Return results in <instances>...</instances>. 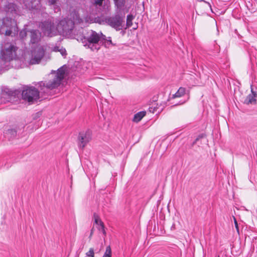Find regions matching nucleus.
I'll list each match as a JSON object with an SVG mask.
<instances>
[{
    "label": "nucleus",
    "mask_w": 257,
    "mask_h": 257,
    "mask_svg": "<svg viewBox=\"0 0 257 257\" xmlns=\"http://www.w3.org/2000/svg\"><path fill=\"white\" fill-rule=\"evenodd\" d=\"M17 132L15 130H9L6 133V135L8 136V137L9 136H11L10 139H12L13 137H15L16 136Z\"/></svg>",
    "instance_id": "nucleus-23"
},
{
    "label": "nucleus",
    "mask_w": 257,
    "mask_h": 257,
    "mask_svg": "<svg viewBox=\"0 0 257 257\" xmlns=\"http://www.w3.org/2000/svg\"><path fill=\"white\" fill-rule=\"evenodd\" d=\"M76 39L78 41L81 42L84 46H87L92 50H97L99 49L98 46L99 42L101 41V39H104L105 36L101 33H97L90 30L83 35L78 36Z\"/></svg>",
    "instance_id": "nucleus-2"
},
{
    "label": "nucleus",
    "mask_w": 257,
    "mask_h": 257,
    "mask_svg": "<svg viewBox=\"0 0 257 257\" xmlns=\"http://www.w3.org/2000/svg\"><path fill=\"white\" fill-rule=\"evenodd\" d=\"M45 54V50L42 46L38 45L32 52V58L30 63L31 64L39 63Z\"/></svg>",
    "instance_id": "nucleus-8"
},
{
    "label": "nucleus",
    "mask_w": 257,
    "mask_h": 257,
    "mask_svg": "<svg viewBox=\"0 0 257 257\" xmlns=\"http://www.w3.org/2000/svg\"><path fill=\"white\" fill-rule=\"evenodd\" d=\"M92 234H93V228L91 230V233H90V237L91 236Z\"/></svg>",
    "instance_id": "nucleus-33"
},
{
    "label": "nucleus",
    "mask_w": 257,
    "mask_h": 257,
    "mask_svg": "<svg viewBox=\"0 0 257 257\" xmlns=\"http://www.w3.org/2000/svg\"><path fill=\"white\" fill-rule=\"evenodd\" d=\"M54 50L55 51H56V52H57V51H59V50H60L59 47H55L54 48Z\"/></svg>",
    "instance_id": "nucleus-31"
},
{
    "label": "nucleus",
    "mask_w": 257,
    "mask_h": 257,
    "mask_svg": "<svg viewBox=\"0 0 257 257\" xmlns=\"http://www.w3.org/2000/svg\"><path fill=\"white\" fill-rule=\"evenodd\" d=\"M185 102V101H182L180 103V104H183Z\"/></svg>",
    "instance_id": "nucleus-34"
},
{
    "label": "nucleus",
    "mask_w": 257,
    "mask_h": 257,
    "mask_svg": "<svg viewBox=\"0 0 257 257\" xmlns=\"http://www.w3.org/2000/svg\"><path fill=\"white\" fill-rule=\"evenodd\" d=\"M86 255L88 257H94V252L93 248H90L88 252L86 253Z\"/></svg>",
    "instance_id": "nucleus-25"
},
{
    "label": "nucleus",
    "mask_w": 257,
    "mask_h": 257,
    "mask_svg": "<svg viewBox=\"0 0 257 257\" xmlns=\"http://www.w3.org/2000/svg\"><path fill=\"white\" fill-rule=\"evenodd\" d=\"M104 0H94V4L95 6L100 7L102 5Z\"/></svg>",
    "instance_id": "nucleus-26"
},
{
    "label": "nucleus",
    "mask_w": 257,
    "mask_h": 257,
    "mask_svg": "<svg viewBox=\"0 0 257 257\" xmlns=\"http://www.w3.org/2000/svg\"><path fill=\"white\" fill-rule=\"evenodd\" d=\"M58 0H48L49 5L53 6V10L55 13H57L60 11V8L57 5Z\"/></svg>",
    "instance_id": "nucleus-17"
},
{
    "label": "nucleus",
    "mask_w": 257,
    "mask_h": 257,
    "mask_svg": "<svg viewBox=\"0 0 257 257\" xmlns=\"http://www.w3.org/2000/svg\"><path fill=\"white\" fill-rule=\"evenodd\" d=\"M125 16L121 13V9H117L115 14L113 16L105 18V22L116 31L122 29L124 23Z\"/></svg>",
    "instance_id": "nucleus-5"
},
{
    "label": "nucleus",
    "mask_w": 257,
    "mask_h": 257,
    "mask_svg": "<svg viewBox=\"0 0 257 257\" xmlns=\"http://www.w3.org/2000/svg\"><path fill=\"white\" fill-rule=\"evenodd\" d=\"M98 229L102 232V228L100 227V226H99L97 227Z\"/></svg>",
    "instance_id": "nucleus-32"
},
{
    "label": "nucleus",
    "mask_w": 257,
    "mask_h": 257,
    "mask_svg": "<svg viewBox=\"0 0 257 257\" xmlns=\"http://www.w3.org/2000/svg\"><path fill=\"white\" fill-rule=\"evenodd\" d=\"M126 0H114L117 9H121L125 5Z\"/></svg>",
    "instance_id": "nucleus-19"
},
{
    "label": "nucleus",
    "mask_w": 257,
    "mask_h": 257,
    "mask_svg": "<svg viewBox=\"0 0 257 257\" xmlns=\"http://www.w3.org/2000/svg\"><path fill=\"white\" fill-rule=\"evenodd\" d=\"M5 11L8 14H19V9L16 4L13 2L7 3L4 7Z\"/></svg>",
    "instance_id": "nucleus-11"
},
{
    "label": "nucleus",
    "mask_w": 257,
    "mask_h": 257,
    "mask_svg": "<svg viewBox=\"0 0 257 257\" xmlns=\"http://www.w3.org/2000/svg\"><path fill=\"white\" fill-rule=\"evenodd\" d=\"M30 36V42L32 44H37L40 40L41 33L37 30H31L29 31Z\"/></svg>",
    "instance_id": "nucleus-13"
},
{
    "label": "nucleus",
    "mask_w": 257,
    "mask_h": 257,
    "mask_svg": "<svg viewBox=\"0 0 257 257\" xmlns=\"http://www.w3.org/2000/svg\"><path fill=\"white\" fill-rule=\"evenodd\" d=\"M18 48L10 43H7L2 46L1 51V57L5 61H10L17 56L16 51Z\"/></svg>",
    "instance_id": "nucleus-6"
},
{
    "label": "nucleus",
    "mask_w": 257,
    "mask_h": 257,
    "mask_svg": "<svg viewBox=\"0 0 257 257\" xmlns=\"http://www.w3.org/2000/svg\"><path fill=\"white\" fill-rule=\"evenodd\" d=\"M111 249L110 245L106 247L105 251L102 257H111Z\"/></svg>",
    "instance_id": "nucleus-21"
},
{
    "label": "nucleus",
    "mask_w": 257,
    "mask_h": 257,
    "mask_svg": "<svg viewBox=\"0 0 257 257\" xmlns=\"http://www.w3.org/2000/svg\"><path fill=\"white\" fill-rule=\"evenodd\" d=\"M93 217L94 218V222L96 224L98 225V226H100V227L102 228V233L104 235L106 234V232L104 229V225L103 222L100 219L99 216L96 213H94L93 214Z\"/></svg>",
    "instance_id": "nucleus-15"
},
{
    "label": "nucleus",
    "mask_w": 257,
    "mask_h": 257,
    "mask_svg": "<svg viewBox=\"0 0 257 257\" xmlns=\"http://www.w3.org/2000/svg\"><path fill=\"white\" fill-rule=\"evenodd\" d=\"M40 92L34 87L27 86L22 93L23 99L30 103H33L39 99Z\"/></svg>",
    "instance_id": "nucleus-7"
},
{
    "label": "nucleus",
    "mask_w": 257,
    "mask_h": 257,
    "mask_svg": "<svg viewBox=\"0 0 257 257\" xmlns=\"http://www.w3.org/2000/svg\"><path fill=\"white\" fill-rule=\"evenodd\" d=\"M146 114L145 111H140L135 114L133 118V121L136 122H139Z\"/></svg>",
    "instance_id": "nucleus-16"
},
{
    "label": "nucleus",
    "mask_w": 257,
    "mask_h": 257,
    "mask_svg": "<svg viewBox=\"0 0 257 257\" xmlns=\"http://www.w3.org/2000/svg\"><path fill=\"white\" fill-rule=\"evenodd\" d=\"M85 20L86 22H90V23L93 22V20H90V18L88 19V18L87 17L85 18Z\"/></svg>",
    "instance_id": "nucleus-30"
},
{
    "label": "nucleus",
    "mask_w": 257,
    "mask_h": 257,
    "mask_svg": "<svg viewBox=\"0 0 257 257\" xmlns=\"http://www.w3.org/2000/svg\"><path fill=\"white\" fill-rule=\"evenodd\" d=\"M134 19V17L132 15H128L127 16L126 25L127 28L131 27L132 25V21Z\"/></svg>",
    "instance_id": "nucleus-20"
},
{
    "label": "nucleus",
    "mask_w": 257,
    "mask_h": 257,
    "mask_svg": "<svg viewBox=\"0 0 257 257\" xmlns=\"http://www.w3.org/2000/svg\"><path fill=\"white\" fill-rule=\"evenodd\" d=\"M99 23H104V20L103 19V20H102V22L99 21Z\"/></svg>",
    "instance_id": "nucleus-35"
},
{
    "label": "nucleus",
    "mask_w": 257,
    "mask_h": 257,
    "mask_svg": "<svg viewBox=\"0 0 257 257\" xmlns=\"http://www.w3.org/2000/svg\"><path fill=\"white\" fill-rule=\"evenodd\" d=\"M233 219H234V222L235 228H236L237 231L238 232L239 229H238V224H237L236 219L234 217H233Z\"/></svg>",
    "instance_id": "nucleus-29"
},
{
    "label": "nucleus",
    "mask_w": 257,
    "mask_h": 257,
    "mask_svg": "<svg viewBox=\"0 0 257 257\" xmlns=\"http://www.w3.org/2000/svg\"><path fill=\"white\" fill-rule=\"evenodd\" d=\"M185 93V88L183 87H180L178 91L173 95V97H180L184 95Z\"/></svg>",
    "instance_id": "nucleus-18"
},
{
    "label": "nucleus",
    "mask_w": 257,
    "mask_h": 257,
    "mask_svg": "<svg viewBox=\"0 0 257 257\" xmlns=\"http://www.w3.org/2000/svg\"><path fill=\"white\" fill-rule=\"evenodd\" d=\"M27 31L26 29H23L19 33V37L21 39L24 40L27 36Z\"/></svg>",
    "instance_id": "nucleus-24"
},
{
    "label": "nucleus",
    "mask_w": 257,
    "mask_h": 257,
    "mask_svg": "<svg viewBox=\"0 0 257 257\" xmlns=\"http://www.w3.org/2000/svg\"><path fill=\"white\" fill-rule=\"evenodd\" d=\"M18 28L16 22L10 18L0 20V33L6 36H15L18 34Z\"/></svg>",
    "instance_id": "nucleus-4"
},
{
    "label": "nucleus",
    "mask_w": 257,
    "mask_h": 257,
    "mask_svg": "<svg viewBox=\"0 0 257 257\" xmlns=\"http://www.w3.org/2000/svg\"><path fill=\"white\" fill-rule=\"evenodd\" d=\"M17 92L16 91H13L9 88H4L1 94V102L6 103L7 102H11L16 98Z\"/></svg>",
    "instance_id": "nucleus-9"
},
{
    "label": "nucleus",
    "mask_w": 257,
    "mask_h": 257,
    "mask_svg": "<svg viewBox=\"0 0 257 257\" xmlns=\"http://www.w3.org/2000/svg\"><path fill=\"white\" fill-rule=\"evenodd\" d=\"M69 16V19H64L55 23L53 18H50L47 21L41 22L39 27L44 34L48 37H52L58 34L70 35L73 30L74 24L82 23L83 20L80 18L76 11H72Z\"/></svg>",
    "instance_id": "nucleus-1"
},
{
    "label": "nucleus",
    "mask_w": 257,
    "mask_h": 257,
    "mask_svg": "<svg viewBox=\"0 0 257 257\" xmlns=\"http://www.w3.org/2000/svg\"><path fill=\"white\" fill-rule=\"evenodd\" d=\"M55 77L52 80L45 83L42 81L38 82V87L40 88L41 93L44 94H48L49 91L57 87L62 80L64 79L65 73V66H62L57 70L56 73L54 72Z\"/></svg>",
    "instance_id": "nucleus-3"
},
{
    "label": "nucleus",
    "mask_w": 257,
    "mask_h": 257,
    "mask_svg": "<svg viewBox=\"0 0 257 257\" xmlns=\"http://www.w3.org/2000/svg\"><path fill=\"white\" fill-rule=\"evenodd\" d=\"M203 137V135H200L195 139L194 142L193 143V145H195L198 141H199L200 139L202 138Z\"/></svg>",
    "instance_id": "nucleus-28"
},
{
    "label": "nucleus",
    "mask_w": 257,
    "mask_h": 257,
    "mask_svg": "<svg viewBox=\"0 0 257 257\" xmlns=\"http://www.w3.org/2000/svg\"><path fill=\"white\" fill-rule=\"evenodd\" d=\"M217 257H220L219 255H218Z\"/></svg>",
    "instance_id": "nucleus-36"
},
{
    "label": "nucleus",
    "mask_w": 257,
    "mask_h": 257,
    "mask_svg": "<svg viewBox=\"0 0 257 257\" xmlns=\"http://www.w3.org/2000/svg\"><path fill=\"white\" fill-rule=\"evenodd\" d=\"M59 52H60V53L61 54V55L63 57H66V56L67 55V53H66V50L64 48H60V50H59Z\"/></svg>",
    "instance_id": "nucleus-27"
},
{
    "label": "nucleus",
    "mask_w": 257,
    "mask_h": 257,
    "mask_svg": "<svg viewBox=\"0 0 257 257\" xmlns=\"http://www.w3.org/2000/svg\"><path fill=\"white\" fill-rule=\"evenodd\" d=\"M251 92H252V93L249 94L247 96V97L245 100V102L246 104H255L256 103V100L255 97H257L256 94L255 92H253L252 90H251Z\"/></svg>",
    "instance_id": "nucleus-14"
},
{
    "label": "nucleus",
    "mask_w": 257,
    "mask_h": 257,
    "mask_svg": "<svg viewBox=\"0 0 257 257\" xmlns=\"http://www.w3.org/2000/svg\"><path fill=\"white\" fill-rule=\"evenodd\" d=\"M91 140V132L89 130L81 132L78 136L79 146L82 149Z\"/></svg>",
    "instance_id": "nucleus-10"
},
{
    "label": "nucleus",
    "mask_w": 257,
    "mask_h": 257,
    "mask_svg": "<svg viewBox=\"0 0 257 257\" xmlns=\"http://www.w3.org/2000/svg\"><path fill=\"white\" fill-rule=\"evenodd\" d=\"M23 3L26 8L30 10L40 9L39 0H24Z\"/></svg>",
    "instance_id": "nucleus-12"
},
{
    "label": "nucleus",
    "mask_w": 257,
    "mask_h": 257,
    "mask_svg": "<svg viewBox=\"0 0 257 257\" xmlns=\"http://www.w3.org/2000/svg\"><path fill=\"white\" fill-rule=\"evenodd\" d=\"M105 38H106V37L105 36L104 39H101V40H104V45L105 46V47H109L110 46V45H113L112 43L110 37H108V39H107V40L105 39Z\"/></svg>",
    "instance_id": "nucleus-22"
}]
</instances>
